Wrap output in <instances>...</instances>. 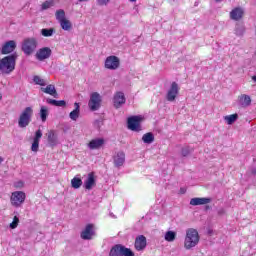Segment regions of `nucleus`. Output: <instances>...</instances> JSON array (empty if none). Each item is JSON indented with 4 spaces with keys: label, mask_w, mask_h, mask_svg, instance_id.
<instances>
[{
    "label": "nucleus",
    "mask_w": 256,
    "mask_h": 256,
    "mask_svg": "<svg viewBox=\"0 0 256 256\" xmlns=\"http://www.w3.org/2000/svg\"><path fill=\"white\" fill-rule=\"evenodd\" d=\"M78 1H79V3H86L89 0H78Z\"/></svg>",
    "instance_id": "46"
},
{
    "label": "nucleus",
    "mask_w": 256,
    "mask_h": 256,
    "mask_svg": "<svg viewBox=\"0 0 256 256\" xmlns=\"http://www.w3.org/2000/svg\"><path fill=\"white\" fill-rule=\"evenodd\" d=\"M110 256H123V246L115 245L110 250Z\"/></svg>",
    "instance_id": "25"
},
{
    "label": "nucleus",
    "mask_w": 256,
    "mask_h": 256,
    "mask_svg": "<svg viewBox=\"0 0 256 256\" xmlns=\"http://www.w3.org/2000/svg\"><path fill=\"white\" fill-rule=\"evenodd\" d=\"M211 203V198H192L190 200V205L197 206V205H208Z\"/></svg>",
    "instance_id": "19"
},
{
    "label": "nucleus",
    "mask_w": 256,
    "mask_h": 256,
    "mask_svg": "<svg viewBox=\"0 0 256 256\" xmlns=\"http://www.w3.org/2000/svg\"><path fill=\"white\" fill-rule=\"evenodd\" d=\"M31 151L34 153H37L39 151V141L38 140H33L32 146H31Z\"/></svg>",
    "instance_id": "37"
},
{
    "label": "nucleus",
    "mask_w": 256,
    "mask_h": 256,
    "mask_svg": "<svg viewBox=\"0 0 256 256\" xmlns=\"http://www.w3.org/2000/svg\"><path fill=\"white\" fill-rule=\"evenodd\" d=\"M187 192V189H185V188H180V194L181 195H184V193H186Z\"/></svg>",
    "instance_id": "45"
},
{
    "label": "nucleus",
    "mask_w": 256,
    "mask_h": 256,
    "mask_svg": "<svg viewBox=\"0 0 256 256\" xmlns=\"http://www.w3.org/2000/svg\"><path fill=\"white\" fill-rule=\"evenodd\" d=\"M243 8L241 7H237L234 8L231 12H230V19H232V21H239L240 19H243Z\"/></svg>",
    "instance_id": "16"
},
{
    "label": "nucleus",
    "mask_w": 256,
    "mask_h": 256,
    "mask_svg": "<svg viewBox=\"0 0 256 256\" xmlns=\"http://www.w3.org/2000/svg\"><path fill=\"white\" fill-rule=\"evenodd\" d=\"M48 143L52 146L55 147L57 145V135L53 130L48 132Z\"/></svg>",
    "instance_id": "27"
},
{
    "label": "nucleus",
    "mask_w": 256,
    "mask_h": 256,
    "mask_svg": "<svg viewBox=\"0 0 256 256\" xmlns=\"http://www.w3.org/2000/svg\"><path fill=\"white\" fill-rule=\"evenodd\" d=\"M142 141H143V143H146L147 145H151V143H153V141H155V136L151 132L146 133L143 135Z\"/></svg>",
    "instance_id": "28"
},
{
    "label": "nucleus",
    "mask_w": 256,
    "mask_h": 256,
    "mask_svg": "<svg viewBox=\"0 0 256 256\" xmlns=\"http://www.w3.org/2000/svg\"><path fill=\"white\" fill-rule=\"evenodd\" d=\"M47 103L54 105V107H65L67 105V102L64 100L47 99Z\"/></svg>",
    "instance_id": "29"
},
{
    "label": "nucleus",
    "mask_w": 256,
    "mask_h": 256,
    "mask_svg": "<svg viewBox=\"0 0 256 256\" xmlns=\"http://www.w3.org/2000/svg\"><path fill=\"white\" fill-rule=\"evenodd\" d=\"M164 239L168 243H173V241H175V239H177V232L171 231V230L167 231L164 235Z\"/></svg>",
    "instance_id": "24"
},
{
    "label": "nucleus",
    "mask_w": 256,
    "mask_h": 256,
    "mask_svg": "<svg viewBox=\"0 0 256 256\" xmlns=\"http://www.w3.org/2000/svg\"><path fill=\"white\" fill-rule=\"evenodd\" d=\"M14 187L16 189H23V187H25V183L23 181L19 180L14 183Z\"/></svg>",
    "instance_id": "41"
},
{
    "label": "nucleus",
    "mask_w": 256,
    "mask_h": 256,
    "mask_svg": "<svg viewBox=\"0 0 256 256\" xmlns=\"http://www.w3.org/2000/svg\"><path fill=\"white\" fill-rule=\"evenodd\" d=\"M55 17H56V20L58 21V23L67 19V17L65 16V10H63V9L57 10L55 13Z\"/></svg>",
    "instance_id": "31"
},
{
    "label": "nucleus",
    "mask_w": 256,
    "mask_h": 256,
    "mask_svg": "<svg viewBox=\"0 0 256 256\" xmlns=\"http://www.w3.org/2000/svg\"><path fill=\"white\" fill-rule=\"evenodd\" d=\"M3 162V158L2 157H0V165H1V163Z\"/></svg>",
    "instance_id": "50"
},
{
    "label": "nucleus",
    "mask_w": 256,
    "mask_h": 256,
    "mask_svg": "<svg viewBox=\"0 0 256 256\" xmlns=\"http://www.w3.org/2000/svg\"><path fill=\"white\" fill-rule=\"evenodd\" d=\"M52 53H53V51L51 50V48L42 47L37 50V52L35 54V58L37 59V61H45V60L49 59V57H51Z\"/></svg>",
    "instance_id": "9"
},
{
    "label": "nucleus",
    "mask_w": 256,
    "mask_h": 256,
    "mask_svg": "<svg viewBox=\"0 0 256 256\" xmlns=\"http://www.w3.org/2000/svg\"><path fill=\"white\" fill-rule=\"evenodd\" d=\"M88 107L91 111H97L101 107V95L99 93L94 92L90 95Z\"/></svg>",
    "instance_id": "7"
},
{
    "label": "nucleus",
    "mask_w": 256,
    "mask_h": 256,
    "mask_svg": "<svg viewBox=\"0 0 256 256\" xmlns=\"http://www.w3.org/2000/svg\"><path fill=\"white\" fill-rule=\"evenodd\" d=\"M27 198V195L23 191H15L12 192L10 196V203L12 207H21L23 203H25V199Z\"/></svg>",
    "instance_id": "5"
},
{
    "label": "nucleus",
    "mask_w": 256,
    "mask_h": 256,
    "mask_svg": "<svg viewBox=\"0 0 256 256\" xmlns=\"http://www.w3.org/2000/svg\"><path fill=\"white\" fill-rule=\"evenodd\" d=\"M59 24L63 31H71L73 29V24L67 18L59 22Z\"/></svg>",
    "instance_id": "26"
},
{
    "label": "nucleus",
    "mask_w": 256,
    "mask_h": 256,
    "mask_svg": "<svg viewBox=\"0 0 256 256\" xmlns=\"http://www.w3.org/2000/svg\"><path fill=\"white\" fill-rule=\"evenodd\" d=\"M37 39L36 38H25L22 42V51L24 55H33L35 49H37Z\"/></svg>",
    "instance_id": "4"
},
{
    "label": "nucleus",
    "mask_w": 256,
    "mask_h": 256,
    "mask_svg": "<svg viewBox=\"0 0 256 256\" xmlns=\"http://www.w3.org/2000/svg\"><path fill=\"white\" fill-rule=\"evenodd\" d=\"M39 115L42 123H45V121H47V117H49V108L47 106H41Z\"/></svg>",
    "instance_id": "23"
},
{
    "label": "nucleus",
    "mask_w": 256,
    "mask_h": 256,
    "mask_svg": "<svg viewBox=\"0 0 256 256\" xmlns=\"http://www.w3.org/2000/svg\"><path fill=\"white\" fill-rule=\"evenodd\" d=\"M189 153H191V150L189 149V147H184L182 149V155L183 157H187V155H189Z\"/></svg>",
    "instance_id": "43"
},
{
    "label": "nucleus",
    "mask_w": 256,
    "mask_h": 256,
    "mask_svg": "<svg viewBox=\"0 0 256 256\" xmlns=\"http://www.w3.org/2000/svg\"><path fill=\"white\" fill-rule=\"evenodd\" d=\"M145 247H147V238L143 235L138 236L135 240L136 251H143Z\"/></svg>",
    "instance_id": "15"
},
{
    "label": "nucleus",
    "mask_w": 256,
    "mask_h": 256,
    "mask_svg": "<svg viewBox=\"0 0 256 256\" xmlns=\"http://www.w3.org/2000/svg\"><path fill=\"white\" fill-rule=\"evenodd\" d=\"M111 217H115L113 214H110Z\"/></svg>",
    "instance_id": "52"
},
{
    "label": "nucleus",
    "mask_w": 256,
    "mask_h": 256,
    "mask_svg": "<svg viewBox=\"0 0 256 256\" xmlns=\"http://www.w3.org/2000/svg\"><path fill=\"white\" fill-rule=\"evenodd\" d=\"M33 119V107L28 106L19 115L18 118V127L20 129H25L26 127H29V124L31 123Z\"/></svg>",
    "instance_id": "3"
},
{
    "label": "nucleus",
    "mask_w": 256,
    "mask_h": 256,
    "mask_svg": "<svg viewBox=\"0 0 256 256\" xmlns=\"http://www.w3.org/2000/svg\"><path fill=\"white\" fill-rule=\"evenodd\" d=\"M71 185H72L73 189H79V187H81V185H83V180H81V178L74 177L71 180Z\"/></svg>",
    "instance_id": "32"
},
{
    "label": "nucleus",
    "mask_w": 256,
    "mask_h": 256,
    "mask_svg": "<svg viewBox=\"0 0 256 256\" xmlns=\"http://www.w3.org/2000/svg\"><path fill=\"white\" fill-rule=\"evenodd\" d=\"M114 165L115 167H122V165L125 163V152L119 151L117 152L114 157Z\"/></svg>",
    "instance_id": "17"
},
{
    "label": "nucleus",
    "mask_w": 256,
    "mask_h": 256,
    "mask_svg": "<svg viewBox=\"0 0 256 256\" xmlns=\"http://www.w3.org/2000/svg\"><path fill=\"white\" fill-rule=\"evenodd\" d=\"M50 7H53V1H45L42 4V10L45 11L47 9H50Z\"/></svg>",
    "instance_id": "38"
},
{
    "label": "nucleus",
    "mask_w": 256,
    "mask_h": 256,
    "mask_svg": "<svg viewBox=\"0 0 256 256\" xmlns=\"http://www.w3.org/2000/svg\"><path fill=\"white\" fill-rule=\"evenodd\" d=\"M253 173H256V171H253Z\"/></svg>",
    "instance_id": "53"
},
{
    "label": "nucleus",
    "mask_w": 256,
    "mask_h": 256,
    "mask_svg": "<svg viewBox=\"0 0 256 256\" xmlns=\"http://www.w3.org/2000/svg\"><path fill=\"white\" fill-rule=\"evenodd\" d=\"M218 215H225V209L218 210Z\"/></svg>",
    "instance_id": "44"
},
{
    "label": "nucleus",
    "mask_w": 256,
    "mask_h": 256,
    "mask_svg": "<svg viewBox=\"0 0 256 256\" xmlns=\"http://www.w3.org/2000/svg\"><path fill=\"white\" fill-rule=\"evenodd\" d=\"M237 119H239L238 114H231V115L224 116V121L227 123V125H233V123H235Z\"/></svg>",
    "instance_id": "30"
},
{
    "label": "nucleus",
    "mask_w": 256,
    "mask_h": 256,
    "mask_svg": "<svg viewBox=\"0 0 256 256\" xmlns=\"http://www.w3.org/2000/svg\"><path fill=\"white\" fill-rule=\"evenodd\" d=\"M74 107L75 109L72 112H70L69 117L72 121H77V119H79V113H80L79 103L76 102L74 104Z\"/></svg>",
    "instance_id": "21"
},
{
    "label": "nucleus",
    "mask_w": 256,
    "mask_h": 256,
    "mask_svg": "<svg viewBox=\"0 0 256 256\" xmlns=\"http://www.w3.org/2000/svg\"><path fill=\"white\" fill-rule=\"evenodd\" d=\"M33 81L35 85H40L41 87H45V85H47V80L41 78L40 76H34Z\"/></svg>",
    "instance_id": "34"
},
{
    "label": "nucleus",
    "mask_w": 256,
    "mask_h": 256,
    "mask_svg": "<svg viewBox=\"0 0 256 256\" xmlns=\"http://www.w3.org/2000/svg\"><path fill=\"white\" fill-rule=\"evenodd\" d=\"M119 65H121V60L117 56H108L104 62L105 69L109 71H116Z\"/></svg>",
    "instance_id": "6"
},
{
    "label": "nucleus",
    "mask_w": 256,
    "mask_h": 256,
    "mask_svg": "<svg viewBox=\"0 0 256 256\" xmlns=\"http://www.w3.org/2000/svg\"><path fill=\"white\" fill-rule=\"evenodd\" d=\"M17 55L12 54L0 59V73L3 75H11L15 71Z\"/></svg>",
    "instance_id": "2"
},
{
    "label": "nucleus",
    "mask_w": 256,
    "mask_h": 256,
    "mask_svg": "<svg viewBox=\"0 0 256 256\" xmlns=\"http://www.w3.org/2000/svg\"><path fill=\"white\" fill-rule=\"evenodd\" d=\"M41 91L43 93H46L47 95L55 96L57 95V90L55 89V85L49 84L46 86V88H41Z\"/></svg>",
    "instance_id": "22"
},
{
    "label": "nucleus",
    "mask_w": 256,
    "mask_h": 256,
    "mask_svg": "<svg viewBox=\"0 0 256 256\" xmlns=\"http://www.w3.org/2000/svg\"><path fill=\"white\" fill-rule=\"evenodd\" d=\"M100 7H107L111 0H96Z\"/></svg>",
    "instance_id": "39"
},
{
    "label": "nucleus",
    "mask_w": 256,
    "mask_h": 256,
    "mask_svg": "<svg viewBox=\"0 0 256 256\" xmlns=\"http://www.w3.org/2000/svg\"><path fill=\"white\" fill-rule=\"evenodd\" d=\"M42 137H43V132H41V130H37L35 133L34 141H41Z\"/></svg>",
    "instance_id": "40"
},
{
    "label": "nucleus",
    "mask_w": 256,
    "mask_h": 256,
    "mask_svg": "<svg viewBox=\"0 0 256 256\" xmlns=\"http://www.w3.org/2000/svg\"><path fill=\"white\" fill-rule=\"evenodd\" d=\"M3 100V94H1V92H0V101H2Z\"/></svg>",
    "instance_id": "47"
},
{
    "label": "nucleus",
    "mask_w": 256,
    "mask_h": 256,
    "mask_svg": "<svg viewBox=\"0 0 256 256\" xmlns=\"http://www.w3.org/2000/svg\"><path fill=\"white\" fill-rule=\"evenodd\" d=\"M252 81H255V82H256V76H253V77H252Z\"/></svg>",
    "instance_id": "48"
},
{
    "label": "nucleus",
    "mask_w": 256,
    "mask_h": 256,
    "mask_svg": "<svg viewBox=\"0 0 256 256\" xmlns=\"http://www.w3.org/2000/svg\"><path fill=\"white\" fill-rule=\"evenodd\" d=\"M239 103L242 107H249V105H251V97L249 95L242 94L239 97Z\"/></svg>",
    "instance_id": "20"
},
{
    "label": "nucleus",
    "mask_w": 256,
    "mask_h": 256,
    "mask_svg": "<svg viewBox=\"0 0 256 256\" xmlns=\"http://www.w3.org/2000/svg\"><path fill=\"white\" fill-rule=\"evenodd\" d=\"M201 237L199 236V231L194 228H188L186 230V235L184 238V249L186 251H191V249H195L197 245H199Z\"/></svg>",
    "instance_id": "1"
},
{
    "label": "nucleus",
    "mask_w": 256,
    "mask_h": 256,
    "mask_svg": "<svg viewBox=\"0 0 256 256\" xmlns=\"http://www.w3.org/2000/svg\"><path fill=\"white\" fill-rule=\"evenodd\" d=\"M105 145V139L103 138H94L88 144L87 147L90 151H95L101 149Z\"/></svg>",
    "instance_id": "12"
},
{
    "label": "nucleus",
    "mask_w": 256,
    "mask_h": 256,
    "mask_svg": "<svg viewBox=\"0 0 256 256\" xmlns=\"http://www.w3.org/2000/svg\"><path fill=\"white\" fill-rule=\"evenodd\" d=\"M179 95V84L177 82H172L170 88L167 91L166 94V100L170 103H173L175 99H177V96Z\"/></svg>",
    "instance_id": "8"
},
{
    "label": "nucleus",
    "mask_w": 256,
    "mask_h": 256,
    "mask_svg": "<svg viewBox=\"0 0 256 256\" xmlns=\"http://www.w3.org/2000/svg\"><path fill=\"white\" fill-rule=\"evenodd\" d=\"M122 256H135V253H133L131 249L125 248V246H122Z\"/></svg>",
    "instance_id": "35"
},
{
    "label": "nucleus",
    "mask_w": 256,
    "mask_h": 256,
    "mask_svg": "<svg viewBox=\"0 0 256 256\" xmlns=\"http://www.w3.org/2000/svg\"><path fill=\"white\" fill-rule=\"evenodd\" d=\"M16 48H17V43H15V41L13 40H10L2 46L1 53L2 55H9V53H13Z\"/></svg>",
    "instance_id": "13"
},
{
    "label": "nucleus",
    "mask_w": 256,
    "mask_h": 256,
    "mask_svg": "<svg viewBox=\"0 0 256 256\" xmlns=\"http://www.w3.org/2000/svg\"><path fill=\"white\" fill-rule=\"evenodd\" d=\"M93 187H95V175L93 173H89L87 179L84 181V189L91 191Z\"/></svg>",
    "instance_id": "18"
},
{
    "label": "nucleus",
    "mask_w": 256,
    "mask_h": 256,
    "mask_svg": "<svg viewBox=\"0 0 256 256\" xmlns=\"http://www.w3.org/2000/svg\"><path fill=\"white\" fill-rule=\"evenodd\" d=\"M141 116H132L128 118V129L131 131H140L141 130Z\"/></svg>",
    "instance_id": "10"
},
{
    "label": "nucleus",
    "mask_w": 256,
    "mask_h": 256,
    "mask_svg": "<svg viewBox=\"0 0 256 256\" xmlns=\"http://www.w3.org/2000/svg\"><path fill=\"white\" fill-rule=\"evenodd\" d=\"M130 1V3H135V1H137V0H129Z\"/></svg>",
    "instance_id": "49"
},
{
    "label": "nucleus",
    "mask_w": 256,
    "mask_h": 256,
    "mask_svg": "<svg viewBox=\"0 0 256 256\" xmlns=\"http://www.w3.org/2000/svg\"><path fill=\"white\" fill-rule=\"evenodd\" d=\"M53 33H55V29L53 28H44L41 30V35L43 37H53Z\"/></svg>",
    "instance_id": "33"
},
{
    "label": "nucleus",
    "mask_w": 256,
    "mask_h": 256,
    "mask_svg": "<svg viewBox=\"0 0 256 256\" xmlns=\"http://www.w3.org/2000/svg\"><path fill=\"white\" fill-rule=\"evenodd\" d=\"M114 107H116V109H119V107H121V105H125V94L123 92H117L114 95Z\"/></svg>",
    "instance_id": "14"
},
{
    "label": "nucleus",
    "mask_w": 256,
    "mask_h": 256,
    "mask_svg": "<svg viewBox=\"0 0 256 256\" xmlns=\"http://www.w3.org/2000/svg\"><path fill=\"white\" fill-rule=\"evenodd\" d=\"M243 33H245V29H243V27H238V28H236L235 34H236L238 37H241V36L243 35Z\"/></svg>",
    "instance_id": "42"
},
{
    "label": "nucleus",
    "mask_w": 256,
    "mask_h": 256,
    "mask_svg": "<svg viewBox=\"0 0 256 256\" xmlns=\"http://www.w3.org/2000/svg\"><path fill=\"white\" fill-rule=\"evenodd\" d=\"M217 3H221V1H223V0H215Z\"/></svg>",
    "instance_id": "51"
},
{
    "label": "nucleus",
    "mask_w": 256,
    "mask_h": 256,
    "mask_svg": "<svg viewBox=\"0 0 256 256\" xmlns=\"http://www.w3.org/2000/svg\"><path fill=\"white\" fill-rule=\"evenodd\" d=\"M19 225V217L14 216L12 223H10V229H17Z\"/></svg>",
    "instance_id": "36"
},
{
    "label": "nucleus",
    "mask_w": 256,
    "mask_h": 256,
    "mask_svg": "<svg viewBox=\"0 0 256 256\" xmlns=\"http://www.w3.org/2000/svg\"><path fill=\"white\" fill-rule=\"evenodd\" d=\"M94 235H95V226H93V224L86 225L85 229L81 232V238L86 241L93 239Z\"/></svg>",
    "instance_id": "11"
}]
</instances>
